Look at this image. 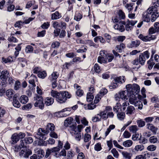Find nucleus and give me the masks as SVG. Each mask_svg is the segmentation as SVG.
<instances>
[{
	"instance_id": "6ab92c4d",
	"label": "nucleus",
	"mask_w": 159,
	"mask_h": 159,
	"mask_svg": "<svg viewBox=\"0 0 159 159\" xmlns=\"http://www.w3.org/2000/svg\"><path fill=\"white\" fill-rule=\"evenodd\" d=\"M18 98L16 95H15L13 98V105L16 108H19L20 106V104L18 101Z\"/></svg>"
},
{
	"instance_id": "0eeeda50",
	"label": "nucleus",
	"mask_w": 159,
	"mask_h": 159,
	"mask_svg": "<svg viewBox=\"0 0 159 159\" xmlns=\"http://www.w3.org/2000/svg\"><path fill=\"white\" fill-rule=\"evenodd\" d=\"M125 25V30L127 31H130L132 30L133 26L137 22L135 20H127L126 21L121 22Z\"/></svg>"
},
{
	"instance_id": "c9c22d12",
	"label": "nucleus",
	"mask_w": 159,
	"mask_h": 159,
	"mask_svg": "<svg viewBox=\"0 0 159 159\" xmlns=\"http://www.w3.org/2000/svg\"><path fill=\"white\" fill-rule=\"evenodd\" d=\"M138 129V127L136 125H133L129 127V130L130 131L133 133H136Z\"/></svg>"
},
{
	"instance_id": "cd10ccee",
	"label": "nucleus",
	"mask_w": 159,
	"mask_h": 159,
	"mask_svg": "<svg viewBox=\"0 0 159 159\" xmlns=\"http://www.w3.org/2000/svg\"><path fill=\"white\" fill-rule=\"evenodd\" d=\"M69 129H70L71 131L70 133L72 135H73V133H75L77 131L76 124L75 123L72 125H70L69 126Z\"/></svg>"
},
{
	"instance_id": "f8f14e48",
	"label": "nucleus",
	"mask_w": 159,
	"mask_h": 159,
	"mask_svg": "<svg viewBox=\"0 0 159 159\" xmlns=\"http://www.w3.org/2000/svg\"><path fill=\"white\" fill-rule=\"evenodd\" d=\"M123 21H120L118 23L114 25V28L115 30H116L121 32H123L125 30V28L123 24L121 22Z\"/></svg>"
},
{
	"instance_id": "c03bdc74",
	"label": "nucleus",
	"mask_w": 159,
	"mask_h": 159,
	"mask_svg": "<svg viewBox=\"0 0 159 159\" xmlns=\"http://www.w3.org/2000/svg\"><path fill=\"white\" fill-rule=\"evenodd\" d=\"M12 61V58L11 57H9L7 58H5L4 57L2 58V61L5 63L11 62Z\"/></svg>"
},
{
	"instance_id": "4c0bfd02",
	"label": "nucleus",
	"mask_w": 159,
	"mask_h": 159,
	"mask_svg": "<svg viewBox=\"0 0 159 159\" xmlns=\"http://www.w3.org/2000/svg\"><path fill=\"white\" fill-rule=\"evenodd\" d=\"M46 128L48 131H49V130H50L52 132L54 130L55 128V126L52 123H48L47 125Z\"/></svg>"
},
{
	"instance_id": "6e6d98bb",
	"label": "nucleus",
	"mask_w": 159,
	"mask_h": 159,
	"mask_svg": "<svg viewBox=\"0 0 159 159\" xmlns=\"http://www.w3.org/2000/svg\"><path fill=\"white\" fill-rule=\"evenodd\" d=\"M148 32L149 35H152L156 33H157V31L154 27L152 26L149 29Z\"/></svg>"
},
{
	"instance_id": "3c124183",
	"label": "nucleus",
	"mask_w": 159,
	"mask_h": 159,
	"mask_svg": "<svg viewBox=\"0 0 159 159\" xmlns=\"http://www.w3.org/2000/svg\"><path fill=\"white\" fill-rule=\"evenodd\" d=\"M59 93L54 90H52L51 93V95L52 97L56 98V100L57 99Z\"/></svg>"
},
{
	"instance_id": "72a5a7b5",
	"label": "nucleus",
	"mask_w": 159,
	"mask_h": 159,
	"mask_svg": "<svg viewBox=\"0 0 159 159\" xmlns=\"http://www.w3.org/2000/svg\"><path fill=\"white\" fill-rule=\"evenodd\" d=\"M125 45L122 43H120L119 45H117L116 47L117 48L116 50L119 52L121 53L122 52L123 49L125 48Z\"/></svg>"
},
{
	"instance_id": "09e8293b",
	"label": "nucleus",
	"mask_w": 159,
	"mask_h": 159,
	"mask_svg": "<svg viewBox=\"0 0 159 159\" xmlns=\"http://www.w3.org/2000/svg\"><path fill=\"white\" fill-rule=\"evenodd\" d=\"M152 59L149 60L147 61V64H148V68L149 70L151 69L153 66L154 65L155 63L152 61Z\"/></svg>"
},
{
	"instance_id": "bb28decb",
	"label": "nucleus",
	"mask_w": 159,
	"mask_h": 159,
	"mask_svg": "<svg viewBox=\"0 0 159 159\" xmlns=\"http://www.w3.org/2000/svg\"><path fill=\"white\" fill-rule=\"evenodd\" d=\"M74 121V119L73 118L70 117L67 118L64 121V125L66 127H68Z\"/></svg>"
},
{
	"instance_id": "9b49d317",
	"label": "nucleus",
	"mask_w": 159,
	"mask_h": 159,
	"mask_svg": "<svg viewBox=\"0 0 159 159\" xmlns=\"http://www.w3.org/2000/svg\"><path fill=\"white\" fill-rule=\"evenodd\" d=\"M22 148L23 149L19 153V156L21 157H23L25 158L28 157L32 153L31 151L29 149L27 150L25 147H24V148Z\"/></svg>"
},
{
	"instance_id": "ea45409f",
	"label": "nucleus",
	"mask_w": 159,
	"mask_h": 159,
	"mask_svg": "<svg viewBox=\"0 0 159 159\" xmlns=\"http://www.w3.org/2000/svg\"><path fill=\"white\" fill-rule=\"evenodd\" d=\"M98 62L102 64V63H107L106 57L99 56L98 58Z\"/></svg>"
},
{
	"instance_id": "338daca9",
	"label": "nucleus",
	"mask_w": 159,
	"mask_h": 159,
	"mask_svg": "<svg viewBox=\"0 0 159 159\" xmlns=\"http://www.w3.org/2000/svg\"><path fill=\"white\" fill-rule=\"evenodd\" d=\"M46 31L45 30H43L39 32L37 34V36L38 37H43L46 34Z\"/></svg>"
},
{
	"instance_id": "052dcab7",
	"label": "nucleus",
	"mask_w": 159,
	"mask_h": 159,
	"mask_svg": "<svg viewBox=\"0 0 159 159\" xmlns=\"http://www.w3.org/2000/svg\"><path fill=\"white\" fill-rule=\"evenodd\" d=\"M129 106V103L128 102H124L122 104V105H121V107L122 109V111H124L126 107H128Z\"/></svg>"
},
{
	"instance_id": "864d4df0",
	"label": "nucleus",
	"mask_w": 159,
	"mask_h": 159,
	"mask_svg": "<svg viewBox=\"0 0 159 159\" xmlns=\"http://www.w3.org/2000/svg\"><path fill=\"white\" fill-rule=\"evenodd\" d=\"M82 18V15L80 13L76 14L74 17V19L77 21H80Z\"/></svg>"
},
{
	"instance_id": "de8ad7c7",
	"label": "nucleus",
	"mask_w": 159,
	"mask_h": 159,
	"mask_svg": "<svg viewBox=\"0 0 159 159\" xmlns=\"http://www.w3.org/2000/svg\"><path fill=\"white\" fill-rule=\"evenodd\" d=\"M118 14L120 19H124L125 18V14L122 10H119Z\"/></svg>"
},
{
	"instance_id": "e433bc0d",
	"label": "nucleus",
	"mask_w": 159,
	"mask_h": 159,
	"mask_svg": "<svg viewBox=\"0 0 159 159\" xmlns=\"http://www.w3.org/2000/svg\"><path fill=\"white\" fill-rule=\"evenodd\" d=\"M94 96L92 93L89 92L87 94L86 99L88 102H91L93 100Z\"/></svg>"
},
{
	"instance_id": "0e129e2a",
	"label": "nucleus",
	"mask_w": 159,
	"mask_h": 159,
	"mask_svg": "<svg viewBox=\"0 0 159 159\" xmlns=\"http://www.w3.org/2000/svg\"><path fill=\"white\" fill-rule=\"evenodd\" d=\"M60 45L59 43L57 41L53 42L51 45L52 47L53 48H57Z\"/></svg>"
},
{
	"instance_id": "aec40b11",
	"label": "nucleus",
	"mask_w": 159,
	"mask_h": 159,
	"mask_svg": "<svg viewBox=\"0 0 159 159\" xmlns=\"http://www.w3.org/2000/svg\"><path fill=\"white\" fill-rule=\"evenodd\" d=\"M37 80V77L35 75L32 74L30 76L29 82L33 87H35L36 86L35 81H36Z\"/></svg>"
},
{
	"instance_id": "4468645a",
	"label": "nucleus",
	"mask_w": 159,
	"mask_h": 159,
	"mask_svg": "<svg viewBox=\"0 0 159 159\" xmlns=\"http://www.w3.org/2000/svg\"><path fill=\"white\" fill-rule=\"evenodd\" d=\"M25 136V134L24 133L20 132L19 134L15 133L12 135L11 139H22Z\"/></svg>"
},
{
	"instance_id": "680f3d73",
	"label": "nucleus",
	"mask_w": 159,
	"mask_h": 159,
	"mask_svg": "<svg viewBox=\"0 0 159 159\" xmlns=\"http://www.w3.org/2000/svg\"><path fill=\"white\" fill-rule=\"evenodd\" d=\"M94 68L95 71L97 73H99L101 70L100 66L97 63L95 64Z\"/></svg>"
},
{
	"instance_id": "f03ea898",
	"label": "nucleus",
	"mask_w": 159,
	"mask_h": 159,
	"mask_svg": "<svg viewBox=\"0 0 159 159\" xmlns=\"http://www.w3.org/2000/svg\"><path fill=\"white\" fill-rule=\"evenodd\" d=\"M129 102L130 103L134 105L135 107H138L139 109L141 110L143 108V102L144 105H147V102L146 99H144L141 95L133 96L129 97Z\"/></svg>"
},
{
	"instance_id": "37998d69",
	"label": "nucleus",
	"mask_w": 159,
	"mask_h": 159,
	"mask_svg": "<svg viewBox=\"0 0 159 159\" xmlns=\"http://www.w3.org/2000/svg\"><path fill=\"white\" fill-rule=\"evenodd\" d=\"M115 126L114 125H110L105 132V134L106 136H107V135L111 131V130L114 129L115 128Z\"/></svg>"
},
{
	"instance_id": "f3484780",
	"label": "nucleus",
	"mask_w": 159,
	"mask_h": 159,
	"mask_svg": "<svg viewBox=\"0 0 159 159\" xmlns=\"http://www.w3.org/2000/svg\"><path fill=\"white\" fill-rule=\"evenodd\" d=\"M140 44L139 41L136 40L133 41L127 44V47L129 48H135L138 47Z\"/></svg>"
},
{
	"instance_id": "69168bd1",
	"label": "nucleus",
	"mask_w": 159,
	"mask_h": 159,
	"mask_svg": "<svg viewBox=\"0 0 159 159\" xmlns=\"http://www.w3.org/2000/svg\"><path fill=\"white\" fill-rule=\"evenodd\" d=\"M118 86V84L116 82H113L111 84L109 85V88L110 89H114L117 87Z\"/></svg>"
},
{
	"instance_id": "ddd939ff",
	"label": "nucleus",
	"mask_w": 159,
	"mask_h": 159,
	"mask_svg": "<svg viewBox=\"0 0 159 159\" xmlns=\"http://www.w3.org/2000/svg\"><path fill=\"white\" fill-rule=\"evenodd\" d=\"M9 72L7 70H5L1 72L0 75V78L2 81L6 82L7 78H9Z\"/></svg>"
},
{
	"instance_id": "13d9d810",
	"label": "nucleus",
	"mask_w": 159,
	"mask_h": 159,
	"mask_svg": "<svg viewBox=\"0 0 159 159\" xmlns=\"http://www.w3.org/2000/svg\"><path fill=\"white\" fill-rule=\"evenodd\" d=\"M134 3H131L129 4H127L125 6V7L127 9L129 12L131 11L133 9V6Z\"/></svg>"
},
{
	"instance_id": "6e6552de",
	"label": "nucleus",
	"mask_w": 159,
	"mask_h": 159,
	"mask_svg": "<svg viewBox=\"0 0 159 159\" xmlns=\"http://www.w3.org/2000/svg\"><path fill=\"white\" fill-rule=\"evenodd\" d=\"M33 140H21L20 145H16L14 147L15 152H18L20 149L24 148L26 144H30L33 142Z\"/></svg>"
},
{
	"instance_id": "4be33fe9",
	"label": "nucleus",
	"mask_w": 159,
	"mask_h": 159,
	"mask_svg": "<svg viewBox=\"0 0 159 159\" xmlns=\"http://www.w3.org/2000/svg\"><path fill=\"white\" fill-rule=\"evenodd\" d=\"M18 64L20 65L22 67H25L26 65H27V61L24 58H18Z\"/></svg>"
},
{
	"instance_id": "bf43d9fd",
	"label": "nucleus",
	"mask_w": 159,
	"mask_h": 159,
	"mask_svg": "<svg viewBox=\"0 0 159 159\" xmlns=\"http://www.w3.org/2000/svg\"><path fill=\"white\" fill-rule=\"evenodd\" d=\"M107 112L106 111L100 112V115L102 116V118L104 120H106L107 118V116L106 115Z\"/></svg>"
},
{
	"instance_id": "dca6fc26",
	"label": "nucleus",
	"mask_w": 159,
	"mask_h": 159,
	"mask_svg": "<svg viewBox=\"0 0 159 159\" xmlns=\"http://www.w3.org/2000/svg\"><path fill=\"white\" fill-rule=\"evenodd\" d=\"M119 95L120 96V98L123 100H127L128 99V97H129V95L127 90L120 92L119 93Z\"/></svg>"
},
{
	"instance_id": "4d7b16f0",
	"label": "nucleus",
	"mask_w": 159,
	"mask_h": 159,
	"mask_svg": "<svg viewBox=\"0 0 159 159\" xmlns=\"http://www.w3.org/2000/svg\"><path fill=\"white\" fill-rule=\"evenodd\" d=\"M114 56L112 54H107L106 57V60L107 59L109 62L112 61L114 58Z\"/></svg>"
},
{
	"instance_id": "a19ab883",
	"label": "nucleus",
	"mask_w": 159,
	"mask_h": 159,
	"mask_svg": "<svg viewBox=\"0 0 159 159\" xmlns=\"http://www.w3.org/2000/svg\"><path fill=\"white\" fill-rule=\"evenodd\" d=\"M125 116V113L123 112H120L117 113V117L120 120H123Z\"/></svg>"
},
{
	"instance_id": "49530a36",
	"label": "nucleus",
	"mask_w": 159,
	"mask_h": 159,
	"mask_svg": "<svg viewBox=\"0 0 159 159\" xmlns=\"http://www.w3.org/2000/svg\"><path fill=\"white\" fill-rule=\"evenodd\" d=\"M41 71L42 69L40 67L36 66L33 69V72L34 74H38Z\"/></svg>"
},
{
	"instance_id": "774afa93",
	"label": "nucleus",
	"mask_w": 159,
	"mask_h": 159,
	"mask_svg": "<svg viewBox=\"0 0 159 159\" xmlns=\"http://www.w3.org/2000/svg\"><path fill=\"white\" fill-rule=\"evenodd\" d=\"M154 28L156 29L157 31V34H159V22H156L154 25Z\"/></svg>"
},
{
	"instance_id": "8fccbe9b",
	"label": "nucleus",
	"mask_w": 159,
	"mask_h": 159,
	"mask_svg": "<svg viewBox=\"0 0 159 159\" xmlns=\"http://www.w3.org/2000/svg\"><path fill=\"white\" fill-rule=\"evenodd\" d=\"M101 118L102 116L100 115V112L99 114H98L96 116H95L93 118L92 120L94 122H96L97 121H100Z\"/></svg>"
},
{
	"instance_id": "473e14b6",
	"label": "nucleus",
	"mask_w": 159,
	"mask_h": 159,
	"mask_svg": "<svg viewBox=\"0 0 159 159\" xmlns=\"http://www.w3.org/2000/svg\"><path fill=\"white\" fill-rule=\"evenodd\" d=\"M28 97L25 95H22L19 99L20 102L23 104L26 103L28 102Z\"/></svg>"
},
{
	"instance_id": "f257e3e1",
	"label": "nucleus",
	"mask_w": 159,
	"mask_h": 159,
	"mask_svg": "<svg viewBox=\"0 0 159 159\" xmlns=\"http://www.w3.org/2000/svg\"><path fill=\"white\" fill-rule=\"evenodd\" d=\"M153 6L149 7L146 11L143 13V20L144 22H148L151 20L154 21L159 16V13L157 12V8L159 7V0H153L152 2Z\"/></svg>"
},
{
	"instance_id": "a18cd8bd",
	"label": "nucleus",
	"mask_w": 159,
	"mask_h": 159,
	"mask_svg": "<svg viewBox=\"0 0 159 159\" xmlns=\"http://www.w3.org/2000/svg\"><path fill=\"white\" fill-rule=\"evenodd\" d=\"M34 48L32 46L30 45H28L26 47L25 51L26 53H29L33 52Z\"/></svg>"
},
{
	"instance_id": "393cba45",
	"label": "nucleus",
	"mask_w": 159,
	"mask_h": 159,
	"mask_svg": "<svg viewBox=\"0 0 159 159\" xmlns=\"http://www.w3.org/2000/svg\"><path fill=\"white\" fill-rule=\"evenodd\" d=\"M44 104L47 106H49L52 105L54 102V99L53 98L48 97L46 98L44 100Z\"/></svg>"
},
{
	"instance_id": "79ce46f5",
	"label": "nucleus",
	"mask_w": 159,
	"mask_h": 159,
	"mask_svg": "<svg viewBox=\"0 0 159 159\" xmlns=\"http://www.w3.org/2000/svg\"><path fill=\"white\" fill-rule=\"evenodd\" d=\"M137 124L139 127H142L145 126V122L141 119L138 120L137 121Z\"/></svg>"
},
{
	"instance_id": "2eb2a0df",
	"label": "nucleus",
	"mask_w": 159,
	"mask_h": 159,
	"mask_svg": "<svg viewBox=\"0 0 159 159\" xmlns=\"http://www.w3.org/2000/svg\"><path fill=\"white\" fill-rule=\"evenodd\" d=\"M15 92L13 89H9L7 90L6 91V95L7 97V99L9 100H13V98L15 95L14 94Z\"/></svg>"
},
{
	"instance_id": "7ed1b4c3",
	"label": "nucleus",
	"mask_w": 159,
	"mask_h": 159,
	"mask_svg": "<svg viewBox=\"0 0 159 159\" xmlns=\"http://www.w3.org/2000/svg\"><path fill=\"white\" fill-rule=\"evenodd\" d=\"M126 88L128 91L129 97L139 95L138 93L140 92L139 86L137 84H129L126 85Z\"/></svg>"
},
{
	"instance_id": "5fc2aeb1",
	"label": "nucleus",
	"mask_w": 159,
	"mask_h": 159,
	"mask_svg": "<svg viewBox=\"0 0 159 159\" xmlns=\"http://www.w3.org/2000/svg\"><path fill=\"white\" fill-rule=\"evenodd\" d=\"M144 148V147L143 145H137L135 146L134 149L137 151H141L143 150Z\"/></svg>"
},
{
	"instance_id": "2f4dec72",
	"label": "nucleus",
	"mask_w": 159,
	"mask_h": 159,
	"mask_svg": "<svg viewBox=\"0 0 159 159\" xmlns=\"http://www.w3.org/2000/svg\"><path fill=\"white\" fill-rule=\"evenodd\" d=\"M151 154L149 152H147L144 154V156L140 155L137 156L135 158V159H146V157H150L151 156Z\"/></svg>"
},
{
	"instance_id": "c756f323",
	"label": "nucleus",
	"mask_w": 159,
	"mask_h": 159,
	"mask_svg": "<svg viewBox=\"0 0 159 159\" xmlns=\"http://www.w3.org/2000/svg\"><path fill=\"white\" fill-rule=\"evenodd\" d=\"M113 110L116 113H118L122 111L120 103L117 102L116 103V105L113 107Z\"/></svg>"
},
{
	"instance_id": "423d86ee",
	"label": "nucleus",
	"mask_w": 159,
	"mask_h": 159,
	"mask_svg": "<svg viewBox=\"0 0 159 159\" xmlns=\"http://www.w3.org/2000/svg\"><path fill=\"white\" fill-rule=\"evenodd\" d=\"M150 57V53L148 51H146L143 53H140L138 58L139 61V63L141 65H144L146 59H148Z\"/></svg>"
},
{
	"instance_id": "39448f33",
	"label": "nucleus",
	"mask_w": 159,
	"mask_h": 159,
	"mask_svg": "<svg viewBox=\"0 0 159 159\" xmlns=\"http://www.w3.org/2000/svg\"><path fill=\"white\" fill-rule=\"evenodd\" d=\"M34 100L36 101L34 106L35 107H38L41 109H43L44 104L43 102V98L41 95L36 94L34 98Z\"/></svg>"
},
{
	"instance_id": "603ef678",
	"label": "nucleus",
	"mask_w": 159,
	"mask_h": 159,
	"mask_svg": "<svg viewBox=\"0 0 159 159\" xmlns=\"http://www.w3.org/2000/svg\"><path fill=\"white\" fill-rule=\"evenodd\" d=\"M50 23L48 22H46L44 23L41 26V27L43 29H48L50 26Z\"/></svg>"
},
{
	"instance_id": "b1692460",
	"label": "nucleus",
	"mask_w": 159,
	"mask_h": 159,
	"mask_svg": "<svg viewBox=\"0 0 159 159\" xmlns=\"http://www.w3.org/2000/svg\"><path fill=\"white\" fill-rule=\"evenodd\" d=\"M135 108L132 106H128L126 111V114L129 115L134 114L135 112Z\"/></svg>"
},
{
	"instance_id": "58836bf2",
	"label": "nucleus",
	"mask_w": 159,
	"mask_h": 159,
	"mask_svg": "<svg viewBox=\"0 0 159 159\" xmlns=\"http://www.w3.org/2000/svg\"><path fill=\"white\" fill-rule=\"evenodd\" d=\"M133 142L131 140H127L123 143V146L126 147H129L132 145Z\"/></svg>"
},
{
	"instance_id": "a211bd4d",
	"label": "nucleus",
	"mask_w": 159,
	"mask_h": 159,
	"mask_svg": "<svg viewBox=\"0 0 159 159\" xmlns=\"http://www.w3.org/2000/svg\"><path fill=\"white\" fill-rule=\"evenodd\" d=\"M58 76V74L57 72H54L49 76L48 79L51 82L57 81V79Z\"/></svg>"
},
{
	"instance_id": "c85d7f7f",
	"label": "nucleus",
	"mask_w": 159,
	"mask_h": 159,
	"mask_svg": "<svg viewBox=\"0 0 159 159\" xmlns=\"http://www.w3.org/2000/svg\"><path fill=\"white\" fill-rule=\"evenodd\" d=\"M61 17V14L59 12L57 11L55 13H53L51 15V19L52 20L58 19Z\"/></svg>"
},
{
	"instance_id": "f704fd0d",
	"label": "nucleus",
	"mask_w": 159,
	"mask_h": 159,
	"mask_svg": "<svg viewBox=\"0 0 159 159\" xmlns=\"http://www.w3.org/2000/svg\"><path fill=\"white\" fill-rule=\"evenodd\" d=\"M37 75L39 78L43 79H44L47 76V74L45 71H41Z\"/></svg>"
},
{
	"instance_id": "412c9836",
	"label": "nucleus",
	"mask_w": 159,
	"mask_h": 159,
	"mask_svg": "<svg viewBox=\"0 0 159 159\" xmlns=\"http://www.w3.org/2000/svg\"><path fill=\"white\" fill-rule=\"evenodd\" d=\"M35 146H46L47 142L44 140H36L34 143Z\"/></svg>"
},
{
	"instance_id": "5701e85b",
	"label": "nucleus",
	"mask_w": 159,
	"mask_h": 159,
	"mask_svg": "<svg viewBox=\"0 0 159 159\" xmlns=\"http://www.w3.org/2000/svg\"><path fill=\"white\" fill-rule=\"evenodd\" d=\"M147 129L151 130L154 134H155L157 132V128L155 127L152 124H148L146 125Z\"/></svg>"
},
{
	"instance_id": "20e7f679",
	"label": "nucleus",
	"mask_w": 159,
	"mask_h": 159,
	"mask_svg": "<svg viewBox=\"0 0 159 159\" xmlns=\"http://www.w3.org/2000/svg\"><path fill=\"white\" fill-rule=\"evenodd\" d=\"M71 97L70 94L68 92H61L58 95L57 101L60 103H63L66 102L67 98H70Z\"/></svg>"
},
{
	"instance_id": "a878e982",
	"label": "nucleus",
	"mask_w": 159,
	"mask_h": 159,
	"mask_svg": "<svg viewBox=\"0 0 159 159\" xmlns=\"http://www.w3.org/2000/svg\"><path fill=\"white\" fill-rule=\"evenodd\" d=\"M35 152L38 154V159H39L43 157L44 152V151L41 149L35 148L34 149Z\"/></svg>"
},
{
	"instance_id": "7c9ffc66",
	"label": "nucleus",
	"mask_w": 159,
	"mask_h": 159,
	"mask_svg": "<svg viewBox=\"0 0 159 159\" xmlns=\"http://www.w3.org/2000/svg\"><path fill=\"white\" fill-rule=\"evenodd\" d=\"M107 90L106 89L102 88L101 89L99 93L97 94L98 97L102 98L104 95L106 94L107 93Z\"/></svg>"
},
{
	"instance_id": "e2e57ef3",
	"label": "nucleus",
	"mask_w": 159,
	"mask_h": 159,
	"mask_svg": "<svg viewBox=\"0 0 159 159\" xmlns=\"http://www.w3.org/2000/svg\"><path fill=\"white\" fill-rule=\"evenodd\" d=\"M32 107V105L31 103H29L26 105H24L22 107V109L23 110H28L29 109H30Z\"/></svg>"
},
{
	"instance_id": "1a4fd4ad",
	"label": "nucleus",
	"mask_w": 159,
	"mask_h": 159,
	"mask_svg": "<svg viewBox=\"0 0 159 159\" xmlns=\"http://www.w3.org/2000/svg\"><path fill=\"white\" fill-rule=\"evenodd\" d=\"M49 131L47 129H44L42 128H39L38 129L37 135L39 138L37 139H46V136L47 134H48Z\"/></svg>"
},
{
	"instance_id": "9d476101",
	"label": "nucleus",
	"mask_w": 159,
	"mask_h": 159,
	"mask_svg": "<svg viewBox=\"0 0 159 159\" xmlns=\"http://www.w3.org/2000/svg\"><path fill=\"white\" fill-rule=\"evenodd\" d=\"M138 37L144 42H147L151 40L155 39L156 38V36L155 35H148L147 36H144L142 34H140Z\"/></svg>"
}]
</instances>
